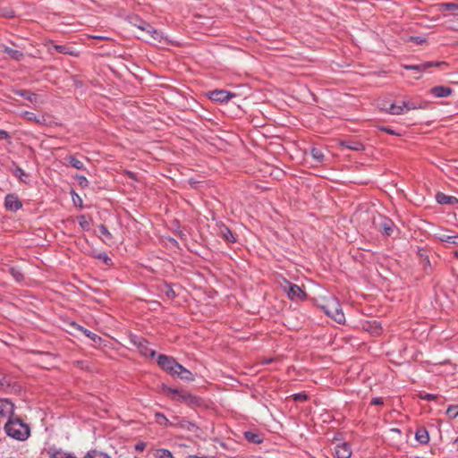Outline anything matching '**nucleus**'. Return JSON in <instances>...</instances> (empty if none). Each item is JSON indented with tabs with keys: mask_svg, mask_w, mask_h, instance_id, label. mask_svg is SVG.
<instances>
[{
	"mask_svg": "<svg viewBox=\"0 0 458 458\" xmlns=\"http://www.w3.org/2000/svg\"><path fill=\"white\" fill-rule=\"evenodd\" d=\"M4 431L10 437L24 441L30 434V427L19 418L9 419L4 425Z\"/></svg>",
	"mask_w": 458,
	"mask_h": 458,
	"instance_id": "nucleus-1",
	"label": "nucleus"
},
{
	"mask_svg": "<svg viewBox=\"0 0 458 458\" xmlns=\"http://www.w3.org/2000/svg\"><path fill=\"white\" fill-rule=\"evenodd\" d=\"M322 309L328 317L332 318L338 324L344 323L345 317L336 299L332 298L328 300L327 303L322 306Z\"/></svg>",
	"mask_w": 458,
	"mask_h": 458,
	"instance_id": "nucleus-2",
	"label": "nucleus"
},
{
	"mask_svg": "<svg viewBox=\"0 0 458 458\" xmlns=\"http://www.w3.org/2000/svg\"><path fill=\"white\" fill-rule=\"evenodd\" d=\"M162 389L169 394L174 401L186 403H192L195 401V397L186 391L172 388L165 385H163Z\"/></svg>",
	"mask_w": 458,
	"mask_h": 458,
	"instance_id": "nucleus-3",
	"label": "nucleus"
},
{
	"mask_svg": "<svg viewBox=\"0 0 458 458\" xmlns=\"http://www.w3.org/2000/svg\"><path fill=\"white\" fill-rule=\"evenodd\" d=\"M282 287L287 293L289 299L293 301L304 300L306 298V293L299 285L292 284L285 279L284 280V284H282Z\"/></svg>",
	"mask_w": 458,
	"mask_h": 458,
	"instance_id": "nucleus-4",
	"label": "nucleus"
},
{
	"mask_svg": "<svg viewBox=\"0 0 458 458\" xmlns=\"http://www.w3.org/2000/svg\"><path fill=\"white\" fill-rule=\"evenodd\" d=\"M157 364L163 370L173 376L176 373V369L179 368V363L174 358L165 354L158 355Z\"/></svg>",
	"mask_w": 458,
	"mask_h": 458,
	"instance_id": "nucleus-5",
	"label": "nucleus"
},
{
	"mask_svg": "<svg viewBox=\"0 0 458 458\" xmlns=\"http://www.w3.org/2000/svg\"><path fill=\"white\" fill-rule=\"evenodd\" d=\"M235 95L225 89H215L209 92L208 98L216 102H227L232 99Z\"/></svg>",
	"mask_w": 458,
	"mask_h": 458,
	"instance_id": "nucleus-6",
	"label": "nucleus"
},
{
	"mask_svg": "<svg viewBox=\"0 0 458 458\" xmlns=\"http://www.w3.org/2000/svg\"><path fill=\"white\" fill-rule=\"evenodd\" d=\"M14 404L8 399H0V417L13 419Z\"/></svg>",
	"mask_w": 458,
	"mask_h": 458,
	"instance_id": "nucleus-7",
	"label": "nucleus"
},
{
	"mask_svg": "<svg viewBox=\"0 0 458 458\" xmlns=\"http://www.w3.org/2000/svg\"><path fill=\"white\" fill-rule=\"evenodd\" d=\"M138 29L142 31L147 32L151 38L156 41H161L163 38L162 33L157 30H155L152 26H150L148 22L140 21L139 24L136 25Z\"/></svg>",
	"mask_w": 458,
	"mask_h": 458,
	"instance_id": "nucleus-8",
	"label": "nucleus"
},
{
	"mask_svg": "<svg viewBox=\"0 0 458 458\" xmlns=\"http://www.w3.org/2000/svg\"><path fill=\"white\" fill-rule=\"evenodd\" d=\"M378 107L394 115H399L405 113L404 107H403V101L400 105L391 103L389 106H387L386 103H379Z\"/></svg>",
	"mask_w": 458,
	"mask_h": 458,
	"instance_id": "nucleus-9",
	"label": "nucleus"
},
{
	"mask_svg": "<svg viewBox=\"0 0 458 458\" xmlns=\"http://www.w3.org/2000/svg\"><path fill=\"white\" fill-rule=\"evenodd\" d=\"M4 206L10 211H17L21 208L22 204L15 194H8L4 199Z\"/></svg>",
	"mask_w": 458,
	"mask_h": 458,
	"instance_id": "nucleus-10",
	"label": "nucleus"
},
{
	"mask_svg": "<svg viewBox=\"0 0 458 458\" xmlns=\"http://www.w3.org/2000/svg\"><path fill=\"white\" fill-rule=\"evenodd\" d=\"M21 116L30 122H33L41 125L47 124V116L45 114L37 115L34 113L29 111L21 112Z\"/></svg>",
	"mask_w": 458,
	"mask_h": 458,
	"instance_id": "nucleus-11",
	"label": "nucleus"
},
{
	"mask_svg": "<svg viewBox=\"0 0 458 458\" xmlns=\"http://www.w3.org/2000/svg\"><path fill=\"white\" fill-rule=\"evenodd\" d=\"M440 65V63H433V62H427L423 63L418 65H403V68L406 70H412L418 72V75L415 76V79L420 78V73L426 71L427 69L432 67V66H438Z\"/></svg>",
	"mask_w": 458,
	"mask_h": 458,
	"instance_id": "nucleus-12",
	"label": "nucleus"
},
{
	"mask_svg": "<svg viewBox=\"0 0 458 458\" xmlns=\"http://www.w3.org/2000/svg\"><path fill=\"white\" fill-rule=\"evenodd\" d=\"M335 453L337 458H350L352 455L351 447L349 444L345 442L336 445Z\"/></svg>",
	"mask_w": 458,
	"mask_h": 458,
	"instance_id": "nucleus-13",
	"label": "nucleus"
},
{
	"mask_svg": "<svg viewBox=\"0 0 458 458\" xmlns=\"http://www.w3.org/2000/svg\"><path fill=\"white\" fill-rule=\"evenodd\" d=\"M218 234L227 242H235L232 231L224 224L218 225Z\"/></svg>",
	"mask_w": 458,
	"mask_h": 458,
	"instance_id": "nucleus-14",
	"label": "nucleus"
},
{
	"mask_svg": "<svg viewBox=\"0 0 458 458\" xmlns=\"http://www.w3.org/2000/svg\"><path fill=\"white\" fill-rule=\"evenodd\" d=\"M430 92L436 98H446L451 95L452 89L445 86H436L430 89Z\"/></svg>",
	"mask_w": 458,
	"mask_h": 458,
	"instance_id": "nucleus-15",
	"label": "nucleus"
},
{
	"mask_svg": "<svg viewBox=\"0 0 458 458\" xmlns=\"http://www.w3.org/2000/svg\"><path fill=\"white\" fill-rule=\"evenodd\" d=\"M174 376L179 377L182 380L186 381H193L194 377L192 373L184 368L182 365L179 363V368L176 369V373H174Z\"/></svg>",
	"mask_w": 458,
	"mask_h": 458,
	"instance_id": "nucleus-16",
	"label": "nucleus"
},
{
	"mask_svg": "<svg viewBox=\"0 0 458 458\" xmlns=\"http://www.w3.org/2000/svg\"><path fill=\"white\" fill-rule=\"evenodd\" d=\"M53 47L61 54L69 55L72 56H78L79 51L74 49L72 47L66 45H54Z\"/></svg>",
	"mask_w": 458,
	"mask_h": 458,
	"instance_id": "nucleus-17",
	"label": "nucleus"
},
{
	"mask_svg": "<svg viewBox=\"0 0 458 458\" xmlns=\"http://www.w3.org/2000/svg\"><path fill=\"white\" fill-rule=\"evenodd\" d=\"M173 427H177V428H180L182 429H186L190 432H194L198 428V427L194 423H192L189 420H183V419H182V420L177 419V421L174 423Z\"/></svg>",
	"mask_w": 458,
	"mask_h": 458,
	"instance_id": "nucleus-18",
	"label": "nucleus"
},
{
	"mask_svg": "<svg viewBox=\"0 0 458 458\" xmlns=\"http://www.w3.org/2000/svg\"><path fill=\"white\" fill-rule=\"evenodd\" d=\"M437 201L439 204L454 205L458 203V199L454 196L445 195V193L438 192L436 196Z\"/></svg>",
	"mask_w": 458,
	"mask_h": 458,
	"instance_id": "nucleus-19",
	"label": "nucleus"
},
{
	"mask_svg": "<svg viewBox=\"0 0 458 458\" xmlns=\"http://www.w3.org/2000/svg\"><path fill=\"white\" fill-rule=\"evenodd\" d=\"M436 237L443 242L453 245H458V234L448 235L441 232L439 233H436Z\"/></svg>",
	"mask_w": 458,
	"mask_h": 458,
	"instance_id": "nucleus-20",
	"label": "nucleus"
},
{
	"mask_svg": "<svg viewBox=\"0 0 458 458\" xmlns=\"http://www.w3.org/2000/svg\"><path fill=\"white\" fill-rule=\"evenodd\" d=\"M47 453L50 458H75L71 453L57 448H49Z\"/></svg>",
	"mask_w": 458,
	"mask_h": 458,
	"instance_id": "nucleus-21",
	"label": "nucleus"
},
{
	"mask_svg": "<svg viewBox=\"0 0 458 458\" xmlns=\"http://www.w3.org/2000/svg\"><path fill=\"white\" fill-rule=\"evenodd\" d=\"M150 452L155 458H174L173 454L165 448H152Z\"/></svg>",
	"mask_w": 458,
	"mask_h": 458,
	"instance_id": "nucleus-22",
	"label": "nucleus"
},
{
	"mask_svg": "<svg viewBox=\"0 0 458 458\" xmlns=\"http://www.w3.org/2000/svg\"><path fill=\"white\" fill-rule=\"evenodd\" d=\"M14 93L18 96H21V97L26 98L30 102L38 103V95L33 92L18 89V90H15Z\"/></svg>",
	"mask_w": 458,
	"mask_h": 458,
	"instance_id": "nucleus-23",
	"label": "nucleus"
},
{
	"mask_svg": "<svg viewBox=\"0 0 458 458\" xmlns=\"http://www.w3.org/2000/svg\"><path fill=\"white\" fill-rule=\"evenodd\" d=\"M415 439L420 444H428L429 441V435L427 429L419 428L415 433Z\"/></svg>",
	"mask_w": 458,
	"mask_h": 458,
	"instance_id": "nucleus-24",
	"label": "nucleus"
},
{
	"mask_svg": "<svg viewBox=\"0 0 458 458\" xmlns=\"http://www.w3.org/2000/svg\"><path fill=\"white\" fill-rule=\"evenodd\" d=\"M139 349H140V352L144 355V356H150V357H154L155 354H156V352L150 348H148V343L146 341H140L139 342V345H138Z\"/></svg>",
	"mask_w": 458,
	"mask_h": 458,
	"instance_id": "nucleus-25",
	"label": "nucleus"
},
{
	"mask_svg": "<svg viewBox=\"0 0 458 458\" xmlns=\"http://www.w3.org/2000/svg\"><path fill=\"white\" fill-rule=\"evenodd\" d=\"M342 146L354 151H362L365 149L364 145L360 141H344L342 142Z\"/></svg>",
	"mask_w": 458,
	"mask_h": 458,
	"instance_id": "nucleus-26",
	"label": "nucleus"
},
{
	"mask_svg": "<svg viewBox=\"0 0 458 458\" xmlns=\"http://www.w3.org/2000/svg\"><path fill=\"white\" fill-rule=\"evenodd\" d=\"M310 155L316 163L321 164L324 162L325 156L320 148H312L310 150Z\"/></svg>",
	"mask_w": 458,
	"mask_h": 458,
	"instance_id": "nucleus-27",
	"label": "nucleus"
},
{
	"mask_svg": "<svg viewBox=\"0 0 458 458\" xmlns=\"http://www.w3.org/2000/svg\"><path fill=\"white\" fill-rule=\"evenodd\" d=\"M403 107H404L405 112H408L411 110L422 109L425 107V105L413 101H403Z\"/></svg>",
	"mask_w": 458,
	"mask_h": 458,
	"instance_id": "nucleus-28",
	"label": "nucleus"
},
{
	"mask_svg": "<svg viewBox=\"0 0 458 458\" xmlns=\"http://www.w3.org/2000/svg\"><path fill=\"white\" fill-rule=\"evenodd\" d=\"M78 329L80 331H81L87 337L91 339L95 344H99L102 340L100 336H98V335L92 333L91 331H89L86 328H83L81 326H78Z\"/></svg>",
	"mask_w": 458,
	"mask_h": 458,
	"instance_id": "nucleus-29",
	"label": "nucleus"
},
{
	"mask_svg": "<svg viewBox=\"0 0 458 458\" xmlns=\"http://www.w3.org/2000/svg\"><path fill=\"white\" fill-rule=\"evenodd\" d=\"M84 458H111V456L98 450H91L87 453Z\"/></svg>",
	"mask_w": 458,
	"mask_h": 458,
	"instance_id": "nucleus-30",
	"label": "nucleus"
},
{
	"mask_svg": "<svg viewBox=\"0 0 458 458\" xmlns=\"http://www.w3.org/2000/svg\"><path fill=\"white\" fill-rule=\"evenodd\" d=\"M67 160L69 161L70 165L74 167L77 170H84L85 166L84 164L80 161L79 159L75 158L74 157H68Z\"/></svg>",
	"mask_w": 458,
	"mask_h": 458,
	"instance_id": "nucleus-31",
	"label": "nucleus"
},
{
	"mask_svg": "<svg viewBox=\"0 0 458 458\" xmlns=\"http://www.w3.org/2000/svg\"><path fill=\"white\" fill-rule=\"evenodd\" d=\"M156 418H157V422L159 424V425H164V426H174V422H171L163 413H160V412H157L155 414Z\"/></svg>",
	"mask_w": 458,
	"mask_h": 458,
	"instance_id": "nucleus-32",
	"label": "nucleus"
},
{
	"mask_svg": "<svg viewBox=\"0 0 458 458\" xmlns=\"http://www.w3.org/2000/svg\"><path fill=\"white\" fill-rule=\"evenodd\" d=\"M245 438L252 443L259 444L261 442L260 436L251 431H246L244 433Z\"/></svg>",
	"mask_w": 458,
	"mask_h": 458,
	"instance_id": "nucleus-33",
	"label": "nucleus"
},
{
	"mask_svg": "<svg viewBox=\"0 0 458 458\" xmlns=\"http://www.w3.org/2000/svg\"><path fill=\"white\" fill-rule=\"evenodd\" d=\"M446 415L451 419L458 417V405H450L446 410Z\"/></svg>",
	"mask_w": 458,
	"mask_h": 458,
	"instance_id": "nucleus-34",
	"label": "nucleus"
},
{
	"mask_svg": "<svg viewBox=\"0 0 458 458\" xmlns=\"http://www.w3.org/2000/svg\"><path fill=\"white\" fill-rule=\"evenodd\" d=\"M78 221H79V225H81V228H83L84 230L89 229L90 223L86 216L82 215V216H79Z\"/></svg>",
	"mask_w": 458,
	"mask_h": 458,
	"instance_id": "nucleus-35",
	"label": "nucleus"
},
{
	"mask_svg": "<svg viewBox=\"0 0 458 458\" xmlns=\"http://www.w3.org/2000/svg\"><path fill=\"white\" fill-rule=\"evenodd\" d=\"M5 52L15 60H20L23 55L21 52L11 48H6Z\"/></svg>",
	"mask_w": 458,
	"mask_h": 458,
	"instance_id": "nucleus-36",
	"label": "nucleus"
},
{
	"mask_svg": "<svg viewBox=\"0 0 458 458\" xmlns=\"http://www.w3.org/2000/svg\"><path fill=\"white\" fill-rule=\"evenodd\" d=\"M441 9L444 11H456L458 10V4L456 3H443Z\"/></svg>",
	"mask_w": 458,
	"mask_h": 458,
	"instance_id": "nucleus-37",
	"label": "nucleus"
},
{
	"mask_svg": "<svg viewBox=\"0 0 458 458\" xmlns=\"http://www.w3.org/2000/svg\"><path fill=\"white\" fill-rule=\"evenodd\" d=\"M94 257L98 259L102 260L105 264L110 265L111 259L105 252H98L94 255Z\"/></svg>",
	"mask_w": 458,
	"mask_h": 458,
	"instance_id": "nucleus-38",
	"label": "nucleus"
},
{
	"mask_svg": "<svg viewBox=\"0 0 458 458\" xmlns=\"http://www.w3.org/2000/svg\"><path fill=\"white\" fill-rule=\"evenodd\" d=\"M0 16L5 17V18H12L14 16V12L9 8H0Z\"/></svg>",
	"mask_w": 458,
	"mask_h": 458,
	"instance_id": "nucleus-39",
	"label": "nucleus"
},
{
	"mask_svg": "<svg viewBox=\"0 0 458 458\" xmlns=\"http://www.w3.org/2000/svg\"><path fill=\"white\" fill-rule=\"evenodd\" d=\"M392 225H393V223L391 221H386L382 226H383V230L385 232V233L386 235H390L393 232V228H392Z\"/></svg>",
	"mask_w": 458,
	"mask_h": 458,
	"instance_id": "nucleus-40",
	"label": "nucleus"
},
{
	"mask_svg": "<svg viewBox=\"0 0 458 458\" xmlns=\"http://www.w3.org/2000/svg\"><path fill=\"white\" fill-rule=\"evenodd\" d=\"M293 399L296 402H305L308 399V395L304 393H298L293 394Z\"/></svg>",
	"mask_w": 458,
	"mask_h": 458,
	"instance_id": "nucleus-41",
	"label": "nucleus"
},
{
	"mask_svg": "<svg viewBox=\"0 0 458 458\" xmlns=\"http://www.w3.org/2000/svg\"><path fill=\"white\" fill-rule=\"evenodd\" d=\"M10 272L16 281H21L23 279V275L19 270L11 268Z\"/></svg>",
	"mask_w": 458,
	"mask_h": 458,
	"instance_id": "nucleus-42",
	"label": "nucleus"
},
{
	"mask_svg": "<svg viewBox=\"0 0 458 458\" xmlns=\"http://www.w3.org/2000/svg\"><path fill=\"white\" fill-rule=\"evenodd\" d=\"M76 178L81 186L87 187L89 185V181L84 175H77Z\"/></svg>",
	"mask_w": 458,
	"mask_h": 458,
	"instance_id": "nucleus-43",
	"label": "nucleus"
},
{
	"mask_svg": "<svg viewBox=\"0 0 458 458\" xmlns=\"http://www.w3.org/2000/svg\"><path fill=\"white\" fill-rule=\"evenodd\" d=\"M147 445L145 442L140 441L134 445V449L137 452H142L146 448Z\"/></svg>",
	"mask_w": 458,
	"mask_h": 458,
	"instance_id": "nucleus-44",
	"label": "nucleus"
},
{
	"mask_svg": "<svg viewBox=\"0 0 458 458\" xmlns=\"http://www.w3.org/2000/svg\"><path fill=\"white\" fill-rule=\"evenodd\" d=\"M420 398L423 400L431 401V400H435L437 398V395L432 394H425L421 395Z\"/></svg>",
	"mask_w": 458,
	"mask_h": 458,
	"instance_id": "nucleus-45",
	"label": "nucleus"
},
{
	"mask_svg": "<svg viewBox=\"0 0 458 458\" xmlns=\"http://www.w3.org/2000/svg\"><path fill=\"white\" fill-rule=\"evenodd\" d=\"M410 40L414 41L417 44H422L425 42V38H423L422 37H411Z\"/></svg>",
	"mask_w": 458,
	"mask_h": 458,
	"instance_id": "nucleus-46",
	"label": "nucleus"
},
{
	"mask_svg": "<svg viewBox=\"0 0 458 458\" xmlns=\"http://www.w3.org/2000/svg\"><path fill=\"white\" fill-rule=\"evenodd\" d=\"M99 231L103 235L110 236V233L105 225H101L99 226Z\"/></svg>",
	"mask_w": 458,
	"mask_h": 458,
	"instance_id": "nucleus-47",
	"label": "nucleus"
},
{
	"mask_svg": "<svg viewBox=\"0 0 458 458\" xmlns=\"http://www.w3.org/2000/svg\"><path fill=\"white\" fill-rule=\"evenodd\" d=\"M383 403V400L380 397H375L371 400V404L379 405Z\"/></svg>",
	"mask_w": 458,
	"mask_h": 458,
	"instance_id": "nucleus-48",
	"label": "nucleus"
},
{
	"mask_svg": "<svg viewBox=\"0 0 458 458\" xmlns=\"http://www.w3.org/2000/svg\"><path fill=\"white\" fill-rule=\"evenodd\" d=\"M14 174H15L16 176L21 177V176L25 175V173H24V171H23L21 168L17 167V168L15 169V171H14Z\"/></svg>",
	"mask_w": 458,
	"mask_h": 458,
	"instance_id": "nucleus-49",
	"label": "nucleus"
},
{
	"mask_svg": "<svg viewBox=\"0 0 458 458\" xmlns=\"http://www.w3.org/2000/svg\"><path fill=\"white\" fill-rule=\"evenodd\" d=\"M9 138V134L6 131L0 130V140H6Z\"/></svg>",
	"mask_w": 458,
	"mask_h": 458,
	"instance_id": "nucleus-50",
	"label": "nucleus"
},
{
	"mask_svg": "<svg viewBox=\"0 0 458 458\" xmlns=\"http://www.w3.org/2000/svg\"><path fill=\"white\" fill-rule=\"evenodd\" d=\"M166 296L169 297V298H174L175 297V293L173 289L169 288L167 291H166Z\"/></svg>",
	"mask_w": 458,
	"mask_h": 458,
	"instance_id": "nucleus-51",
	"label": "nucleus"
},
{
	"mask_svg": "<svg viewBox=\"0 0 458 458\" xmlns=\"http://www.w3.org/2000/svg\"><path fill=\"white\" fill-rule=\"evenodd\" d=\"M383 130L389 134H394V131L389 128H384Z\"/></svg>",
	"mask_w": 458,
	"mask_h": 458,
	"instance_id": "nucleus-52",
	"label": "nucleus"
},
{
	"mask_svg": "<svg viewBox=\"0 0 458 458\" xmlns=\"http://www.w3.org/2000/svg\"><path fill=\"white\" fill-rule=\"evenodd\" d=\"M92 38H97V39H105V38H106V37H103V36H93Z\"/></svg>",
	"mask_w": 458,
	"mask_h": 458,
	"instance_id": "nucleus-53",
	"label": "nucleus"
},
{
	"mask_svg": "<svg viewBox=\"0 0 458 458\" xmlns=\"http://www.w3.org/2000/svg\"><path fill=\"white\" fill-rule=\"evenodd\" d=\"M190 458H210V457H207V456L200 457V456H197V455H191Z\"/></svg>",
	"mask_w": 458,
	"mask_h": 458,
	"instance_id": "nucleus-54",
	"label": "nucleus"
},
{
	"mask_svg": "<svg viewBox=\"0 0 458 458\" xmlns=\"http://www.w3.org/2000/svg\"><path fill=\"white\" fill-rule=\"evenodd\" d=\"M129 175H130L131 177H132V176H133V174H132L131 172H129Z\"/></svg>",
	"mask_w": 458,
	"mask_h": 458,
	"instance_id": "nucleus-55",
	"label": "nucleus"
},
{
	"mask_svg": "<svg viewBox=\"0 0 458 458\" xmlns=\"http://www.w3.org/2000/svg\"><path fill=\"white\" fill-rule=\"evenodd\" d=\"M455 256L458 258V251L455 252Z\"/></svg>",
	"mask_w": 458,
	"mask_h": 458,
	"instance_id": "nucleus-56",
	"label": "nucleus"
},
{
	"mask_svg": "<svg viewBox=\"0 0 458 458\" xmlns=\"http://www.w3.org/2000/svg\"><path fill=\"white\" fill-rule=\"evenodd\" d=\"M134 458H140V457H138V456H135Z\"/></svg>",
	"mask_w": 458,
	"mask_h": 458,
	"instance_id": "nucleus-57",
	"label": "nucleus"
}]
</instances>
